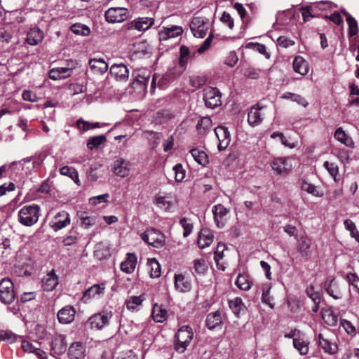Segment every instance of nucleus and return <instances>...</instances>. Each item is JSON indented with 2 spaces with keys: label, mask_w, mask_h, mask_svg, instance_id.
<instances>
[{
  "label": "nucleus",
  "mask_w": 359,
  "mask_h": 359,
  "mask_svg": "<svg viewBox=\"0 0 359 359\" xmlns=\"http://www.w3.org/2000/svg\"><path fill=\"white\" fill-rule=\"evenodd\" d=\"M40 215V207L36 204L26 205L18 212V220L24 226L36 224Z\"/></svg>",
  "instance_id": "nucleus-1"
},
{
  "label": "nucleus",
  "mask_w": 359,
  "mask_h": 359,
  "mask_svg": "<svg viewBox=\"0 0 359 359\" xmlns=\"http://www.w3.org/2000/svg\"><path fill=\"white\" fill-rule=\"evenodd\" d=\"M192 328L188 325L180 327L175 334L176 344L175 348L179 353H184L193 339Z\"/></svg>",
  "instance_id": "nucleus-2"
},
{
  "label": "nucleus",
  "mask_w": 359,
  "mask_h": 359,
  "mask_svg": "<svg viewBox=\"0 0 359 359\" xmlns=\"http://www.w3.org/2000/svg\"><path fill=\"white\" fill-rule=\"evenodd\" d=\"M141 238L149 245L156 248H162L165 243L164 235L160 231L155 229H147L141 235Z\"/></svg>",
  "instance_id": "nucleus-3"
},
{
  "label": "nucleus",
  "mask_w": 359,
  "mask_h": 359,
  "mask_svg": "<svg viewBox=\"0 0 359 359\" xmlns=\"http://www.w3.org/2000/svg\"><path fill=\"white\" fill-rule=\"evenodd\" d=\"M15 297L13 283L8 278L0 281V301L5 304H11Z\"/></svg>",
  "instance_id": "nucleus-4"
},
{
  "label": "nucleus",
  "mask_w": 359,
  "mask_h": 359,
  "mask_svg": "<svg viewBox=\"0 0 359 359\" xmlns=\"http://www.w3.org/2000/svg\"><path fill=\"white\" fill-rule=\"evenodd\" d=\"M203 100L205 106L210 109H215L222 104L221 93L217 88H205L203 90Z\"/></svg>",
  "instance_id": "nucleus-5"
},
{
  "label": "nucleus",
  "mask_w": 359,
  "mask_h": 359,
  "mask_svg": "<svg viewBox=\"0 0 359 359\" xmlns=\"http://www.w3.org/2000/svg\"><path fill=\"white\" fill-rule=\"evenodd\" d=\"M128 10L123 7H114L109 8L104 14L106 20L109 23H119L128 19Z\"/></svg>",
  "instance_id": "nucleus-6"
},
{
  "label": "nucleus",
  "mask_w": 359,
  "mask_h": 359,
  "mask_svg": "<svg viewBox=\"0 0 359 359\" xmlns=\"http://www.w3.org/2000/svg\"><path fill=\"white\" fill-rule=\"evenodd\" d=\"M190 29L194 36L203 38L209 29V21L202 17H194L190 23Z\"/></svg>",
  "instance_id": "nucleus-7"
},
{
  "label": "nucleus",
  "mask_w": 359,
  "mask_h": 359,
  "mask_svg": "<svg viewBox=\"0 0 359 359\" xmlns=\"http://www.w3.org/2000/svg\"><path fill=\"white\" fill-rule=\"evenodd\" d=\"M271 168L278 175H287L292 169V158H277L272 162Z\"/></svg>",
  "instance_id": "nucleus-8"
},
{
  "label": "nucleus",
  "mask_w": 359,
  "mask_h": 359,
  "mask_svg": "<svg viewBox=\"0 0 359 359\" xmlns=\"http://www.w3.org/2000/svg\"><path fill=\"white\" fill-rule=\"evenodd\" d=\"M154 23V19L151 18H138L125 25L128 30L136 29L137 31H146Z\"/></svg>",
  "instance_id": "nucleus-9"
},
{
  "label": "nucleus",
  "mask_w": 359,
  "mask_h": 359,
  "mask_svg": "<svg viewBox=\"0 0 359 359\" xmlns=\"http://www.w3.org/2000/svg\"><path fill=\"white\" fill-rule=\"evenodd\" d=\"M215 133L218 140V149L219 151L225 150L231 142V135L227 128L218 126L215 128Z\"/></svg>",
  "instance_id": "nucleus-10"
},
{
  "label": "nucleus",
  "mask_w": 359,
  "mask_h": 359,
  "mask_svg": "<svg viewBox=\"0 0 359 359\" xmlns=\"http://www.w3.org/2000/svg\"><path fill=\"white\" fill-rule=\"evenodd\" d=\"M70 224V217L67 212L61 211L56 214L50 222V227L55 231H59Z\"/></svg>",
  "instance_id": "nucleus-11"
},
{
  "label": "nucleus",
  "mask_w": 359,
  "mask_h": 359,
  "mask_svg": "<svg viewBox=\"0 0 359 359\" xmlns=\"http://www.w3.org/2000/svg\"><path fill=\"white\" fill-rule=\"evenodd\" d=\"M111 315L107 313H96L88 320L90 327L95 330H101L109 323V320Z\"/></svg>",
  "instance_id": "nucleus-12"
},
{
  "label": "nucleus",
  "mask_w": 359,
  "mask_h": 359,
  "mask_svg": "<svg viewBox=\"0 0 359 359\" xmlns=\"http://www.w3.org/2000/svg\"><path fill=\"white\" fill-rule=\"evenodd\" d=\"M214 216V222L217 226L222 229L226 224V216L229 213V210L222 204L215 205L212 208Z\"/></svg>",
  "instance_id": "nucleus-13"
},
{
  "label": "nucleus",
  "mask_w": 359,
  "mask_h": 359,
  "mask_svg": "<svg viewBox=\"0 0 359 359\" xmlns=\"http://www.w3.org/2000/svg\"><path fill=\"white\" fill-rule=\"evenodd\" d=\"M67 342L65 336L62 334H55L51 341V354L61 355L67 350Z\"/></svg>",
  "instance_id": "nucleus-14"
},
{
  "label": "nucleus",
  "mask_w": 359,
  "mask_h": 359,
  "mask_svg": "<svg viewBox=\"0 0 359 359\" xmlns=\"http://www.w3.org/2000/svg\"><path fill=\"white\" fill-rule=\"evenodd\" d=\"M111 74L119 81H126L129 77V70L124 64H114L110 67Z\"/></svg>",
  "instance_id": "nucleus-15"
},
{
  "label": "nucleus",
  "mask_w": 359,
  "mask_h": 359,
  "mask_svg": "<svg viewBox=\"0 0 359 359\" xmlns=\"http://www.w3.org/2000/svg\"><path fill=\"white\" fill-rule=\"evenodd\" d=\"M130 163L123 158L116 159L113 164L112 171L114 173L121 177H125L130 173Z\"/></svg>",
  "instance_id": "nucleus-16"
},
{
  "label": "nucleus",
  "mask_w": 359,
  "mask_h": 359,
  "mask_svg": "<svg viewBox=\"0 0 359 359\" xmlns=\"http://www.w3.org/2000/svg\"><path fill=\"white\" fill-rule=\"evenodd\" d=\"M75 315V309L72 306L67 305L57 312V319L60 323L69 324L74 320Z\"/></svg>",
  "instance_id": "nucleus-17"
},
{
  "label": "nucleus",
  "mask_w": 359,
  "mask_h": 359,
  "mask_svg": "<svg viewBox=\"0 0 359 359\" xmlns=\"http://www.w3.org/2000/svg\"><path fill=\"white\" fill-rule=\"evenodd\" d=\"M137 262V256L134 253L126 254V259L121 264V270L127 273H132L136 267Z\"/></svg>",
  "instance_id": "nucleus-18"
},
{
  "label": "nucleus",
  "mask_w": 359,
  "mask_h": 359,
  "mask_svg": "<svg viewBox=\"0 0 359 359\" xmlns=\"http://www.w3.org/2000/svg\"><path fill=\"white\" fill-rule=\"evenodd\" d=\"M325 287L327 294L334 299H339L342 297L343 285L334 279L331 280Z\"/></svg>",
  "instance_id": "nucleus-19"
},
{
  "label": "nucleus",
  "mask_w": 359,
  "mask_h": 359,
  "mask_svg": "<svg viewBox=\"0 0 359 359\" xmlns=\"http://www.w3.org/2000/svg\"><path fill=\"white\" fill-rule=\"evenodd\" d=\"M195 53L191 55L189 48L186 46H182L180 49L179 65L180 69L177 75H180L185 69L187 64L191 57H194Z\"/></svg>",
  "instance_id": "nucleus-20"
},
{
  "label": "nucleus",
  "mask_w": 359,
  "mask_h": 359,
  "mask_svg": "<svg viewBox=\"0 0 359 359\" xmlns=\"http://www.w3.org/2000/svg\"><path fill=\"white\" fill-rule=\"evenodd\" d=\"M175 287L180 292H189L191 288L189 280L182 273L175 275Z\"/></svg>",
  "instance_id": "nucleus-21"
},
{
  "label": "nucleus",
  "mask_w": 359,
  "mask_h": 359,
  "mask_svg": "<svg viewBox=\"0 0 359 359\" xmlns=\"http://www.w3.org/2000/svg\"><path fill=\"white\" fill-rule=\"evenodd\" d=\"M104 290L105 286L104 284L94 285L86 290L82 299L84 302H87L92 298L99 297L101 294H104Z\"/></svg>",
  "instance_id": "nucleus-22"
},
{
  "label": "nucleus",
  "mask_w": 359,
  "mask_h": 359,
  "mask_svg": "<svg viewBox=\"0 0 359 359\" xmlns=\"http://www.w3.org/2000/svg\"><path fill=\"white\" fill-rule=\"evenodd\" d=\"M58 284V277L55 271L49 272L42 280V287L46 291H52Z\"/></svg>",
  "instance_id": "nucleus-23"
},
{
  "label": "nucleus",
  "mask_w": 359,
  "mask_h": 359,
  "mask_svg": "<svg viewBox=\"0 0 359 359\" xmlns=\"http://www.w3.org/2000/svg\"><path fill=\"white\" fill-rule=\"evenodd\" d=\"M263 107H252L248 115V121L252 126H256L260 124L263 120V114L261 111Z\"/></svg>",
  "instance_id": "nucleus-24"
},
{
  "label": "nucleus",
  "mask_w": 359,
  "mask_h": 359,
  "mask_svg": "<svg viewBox=\"0 0 359 359\" xmlns=\"http://www.w3.org/2000/svg\"><path fill=\"white\" fill-rule=\"evenodd\" d=\"M334 137L336 140L348 147L353 149L355 147L352 137L347 135L341 127L336 129L334 133Z\"/></svg>",
  "instance_id": "nucleus-25"
},
{
  "label": "nucleus",
  "mask_w": 359,
  "mask_h": 359,
  "mask_svg": "<svg viewBox=\"0 0 359 359\" xmlns=\"http://www.w3.org/2000/svg\"><path fill=\"white\" fill-rule=\"evenodd\" d=\"M43 32L38 27L32 28L27 34V42L31 46H36L43 39Z\"/></svg>",
  "instance_id": "nucleus-26"
},
{
  "label": "nucleus",
  "mask_w": 359,
  "mask_h": 359,
  "mask_svg": "<svg viewBox=\"0 0 359 359\" xmlns=\"http://www.w3.org/2000/svg\"><path fill=\"white\" fill-rule=\"evenodd\" d=\"M88 65H89L90 69L95 74H104L108 69V65L104 61V60L102 59V58L90 59L88 62Z\"/></svg>",
  "instance_id": "nucleus-27"
},
{
  "label": "nucleus",
  "mask_w": 359,
  "mask_h": 359,
  "mask_svg": "<svg viewBox=\"0 0 359 359\" xmlns=\"http://www.w3.org/2000/svg\"><path fill=\"white\" fill-rule=\"evenodd\" d=\"M85 347L79 342L71 344L69 348L68 355L70 359H84Z\"/></svg>",
  "instance_id": "nucleus-28"
},
{
  "label": "nucleus",
  "mask_w": 359,
  "mask_h": 359,
  "mask_svg": "<svg viewBox=\"0 0 359 359\" xmlns=\"http://www.w3.org/2000/svg\"><path fill=\"white\" fill-rule=\"evenodd\" d=\"M94 255L100 260L109 257L111 255L109 244L105 242L97 243L95 245Z\"/></svg>",
  "instance_id": "nucleus-29"
},
{
  "label": "nucleus",
  "mask_w": 359,
  "mask_h": 359,
  "mask_svg": "<svg viewBox=\"0 0 359 359\" xmlns=\"http://www.w3.org/2000/svg\"><path fill=\"white\" fill-rule=\"evenodd\" d=\"M213 235L208 229H201L198 237V245L200 248L210 245L213 241Z\"/></svg>",
  "instance_id": "nucleus-30"
},
{
  "label": "nucleus",
  "mask_w": 359,
  "mask_h": 359,
  "mask_svg": "<svg viewBox=\"0 0 359 359\" xmlns=\"http://www.w3.org/2000/svg\"><path fill=\"white\" fill-rule=\"evenodd\" d=\"M293 69L295 72L304 76L309 72V66L302 56H297L293 61Z\"/></svg>",
  "instance_id": "nucleus-31"
},
{
  "label": "nucleus",
  "mask_w": 359,
  "mask_h": 359,
  "mask_svg": "<svg viewBox=\"0 0 359 359\" xmlns=\"http://www.w3.org/2000/svg\"><path fill=\"white\" fill-rule=\"evenodd\" d=\"M319 346L325 351V353L329 354H334L337 351V345L325 339L322 334H318Z\"/></svg>",
  "instance_id": "nucleus-32"
},
{
  "label": "nucleus",
  "mask_w": 359,
  "mask_h": 359,
  "mask_svg": "<svg viewBox=\"0 0 359 359\" xmlns=\"http://www.w3.org/2000/svg\"><path fill=\"white\" fill-rule=\"evenodd\" d=\"M183 32L181 27L172 26L170 28H165L159 33L161 40H166L169 38H175L180 35Z\"/></svg>",
  "instance_id": "nucleus-33"
},
{
  "label": "nucleus",
  "mask_w": 359,
  "mask_h": 359,
  "mask_svg": "<svg viewBox=\"0 0 359 359\" xmlns=\"http://www.w3.org/2000/svg\"><path fill=\"white\" fill-rule=\"evenodd\" d=\"M297 240V250L302 255H307L311 245V240L307 236H301Z\"/></svg>",
  "instance_id": "nucleus-34"
},
{
  "label": "nucleus",
  "mask_w": 359,
  "mask_h": 359,
  "mask_svg": "<svg viewBox=\"0 0 359 359\" xmlns=\"http://www.w3.org/2000/svg\"><path fill=\"white\" fill-rule=\"evenodd\" d=\"M222 322L221 313L219 311L210 313L207 316L206 325L210 330L215 329L217 326H219Z\"/></svg>",
  "instance_id": "nucleus-35"
},
{
  "label": "nucleus",
  "mask_w": 359,
  "mask_h": 359,
  "mask_svg": "<svg viewBox=\"0 0 359 359\" xmlns=\"http://www.w3.org/2000/svg\"><path fill=\"white\" fill-rule=\"evenodd\" d=\"M321 316L323 321L329 326H335L337 323V316L330 309H323Z\"/></svg>",
  "instance_id": "nucleus-36"
},
{
  "label": "nucleus",
  "mask_w": 359,
  "mask_h": 359,
  "mask_svg": "<svg viewBox=\"0 0 359 359\" xmlns=\"http://www.w3.org/2000/svg\"><path fill=\"white\" fill-rule=\"evenodd\" d=\"M190 153L194 159L201 165L205 166L209 163V158L207 154L198 149H193Z\"/></svg>",
  "instance_id": "nucleus-37"
},
{
  "label": "nucleus",
  "mask_w": 359,
  "mask_h": 359,
  "mask_svg": "<svg viewBox=\"0 0 359 359\" xmlns=\"http://www.w3.org/2000/svg\"><path fill=\"white\" fill-rule=\"evenodd\" d=\"M235 284L241 290L247 291L249 290L252 285V282L250 280L248 275L239 274L237 276Z\"/></svg>",
  "instance_id": "nucleus-38"
},
{
  "label": "nucleus",
  "mask_w": 359,
  "mask_h": 359,
  "mask_svg": "<svg viewBox=\"0 0 359 359\" xmlns=\"http://www.w3.org/2000/svg\"><path fill=\"white\" fill-rule=\"evenodd\" d=\"M60 173L62 175L68 176L71 178L76 184L79 185V178L78 172L73 167L63 166L60 169Z\"/></svg>",
  "instance_id": "nucleus-39"
},
{
  "label": "nucleus",
  "mask_w": 359,
  "mask_h": 359,
  "mask_svg": "<svg viewBox=\"0 0 359 359\" xmlns=\"http://www.w3.org/2000/svg\"><path fill=\"white\" fill-rule=\"evenodd\" d=\"M142 302V296H131L126 300L125 304L128 310L135 311L141 306Z\"/></svg>",
  "instance_id": "nucleus-40"
},
{
  "label": "nucleus",
  "mask_w": 359,
  "mask_h": 359,
  "mask_svg": "<svg viewBox=\"0 0 359 359\" xmlns=\"http://www.w3.org/2000/svg\"><path fill=\"white\" fill-rule=\"evenodd\" d=\"M147 265L150 269V276L151 278H158L161 276V266L155 258L148 259Z\"/></svg>",
  "instance_id": "nucleus-41"
},
{
  "label": "nucleus",
  "mask_w": 359,
  "mask_h": 359,
  "mask_svg": "<svg viewBox=\"0 0 359 359\" xmlns=\"http://www.w3.org/2000/svg\"><path fill=\"white\" fill-rule=\"evenodd\" d=\"M152 316L154 321L157 323H162L166 318L167 311L164 309H162L161 306L156 304L153 308Z\"/></svg>",
  "instance_id": "nucleus-42"
},
{
  "label": "nucleus",
  "mask_w": 359,
  "mask_h": 359,
  "mask_svg": "<svg viewBox=\"0 0 359 359\" xmlns=\"http://www.w3.org/2000/svg\"><path fill=\"white\" fill-rule=\"evenodd\" d=\"M280 97L282 99L291 100L304 107H306L308 105V102L303 97L290 92L283 93Z\"/></svg>",
  "instance_id": "nucleus-43"
},
{
  "label": "nucleus",
  "mask_w": 359,
  "mask_h": 359,
  "mask_svg": "<svg viewBox=\"0 0 359 359\" xmlns=\"http://www.w3.org/2000/svg\"><path fill=\"white\" fill-rule=\"evenodd\" d=\"M229 307L232 311L238 316L239 313L245 309V305L240 297H236L229 302Z\"/></svg>",
  "instance_id": "nucleus-44"
},
{
  "label": "nucleus",
  "mask_w": 359,
  "mask_h": 359,
  "mask_svg": "<svg viewBox=\"0 0 359 359\" xmlns=\"http://www.w3.org/2000/svg\"><path fill=\"white\" fill-rule=\"evenodd\" d=\"M346 16V21L348 25V35L353 36L358 31V23L355 19L352 17L348 13L345 12Z\"/></svg>",
  "instance_id": "nucleus-45"
},
{
  "label": "nucleus",
  "mask_w": 359,
  "mask_h": 359,
  "mask_svg": "<svg viewBox=\"0 0 359 359\" xmlns=\"http://www.w3.org/2000/svg\"><path fill=\"white\" fill-rule=\"evenodd\" d=\"M293 346L301 355H306L309 352V342L302 339H294Z\"/></svg>",
  "instance_id": "nucleus-46"
},
{
  "label": "nucleus",
  "mask_w": 359,
  "mask_h": 359,
  "mask_svg": "<svg viewBox=\"0 0 359 359\" xmlns=\"http://www.w3.org/2000/svg\"><path fill=\"white\" fill-rule=\"evenodd\" d=\"M212 127V120L208 116L201 118L196 126L197 130L200 133H205Z\"/></svg>",
  "instance_id": "nucleus-47"
},
{
  "label": "nucleus",
  "mask_w": 359,
  "mask_h": 359,
  "mask_svg": "<svg viewBox=\"0 0 359 359\" xmlns=\"http://www.w3.org/2000/svg\"><path fill=\"white\" fill-rule=\"evenodd\" d=\"M106 141V137L103 135L94 136L88 140L87 147L89 149H94L98 147Z\"/></svg>",
  "instance_id": "nucleus-48"
},
{
  "label": "nucleus",
  "mask_w": 359,
  "mask_h": 359,
  "mask_svg": "<svg viewBox=\"0 0 359 359\" xmlns=\"http://www.w3.org/2000/svg\"><path fill=\"white\" fill-rule=\"evenodd\" d=\"M70 29L76 35L88 36L90 33V30L88 27L79 23L72 25Z\"/></svg>",
  "instance_id": "nucleus-49"
},
{
  "label": "nucleus",
  "mask_w": 359,
  "mask_h": 359,
  "mask_svg": "<svg viewBox=\"0 0 359 359\" xmlns=\"http://www.w3.org/2000/svg\"><path fill=\"white\" fill-rule=\"evenodd\" d=\"M324 168L327 170L329 174L333 177L335 182H337L339 179V168L338 165L334 163H330L329 161H325L323 164Z\"/></svg>",
  "instance_id": "nucleus-50"
},
{
  "label": "nucleus",
  "mask_w": 359,
  "mask_h": 359,
  "mask_svg": "<svg viewBox=\"0 0 359 359\" xmlns=\"http://www.w3.org/2000/svg\"><path fill=\"white\" fill-rule=\"evenodd\" d=\"M194 269L196 273L203 275L208 270V265L204 259L201 258L194 262Z\"/></svg>",
  "instance_id": "nucleus-51"
},
{
  "label": "nucleus",
  "mask_w": 359,
  "mask_h": 359,
  "mask_svg": "<svg viewBox=\"0 0 359 359\" xmlns=\"http://www.w3.org/2000/svg\"><path fill=\"white\" fill-rule=\"evenodd\" d=\"M301 188L303 191L307 192L309 194H311L313 196L322 197L323 195L318 191L317 187L315 185L307 182H303Z\"/></svg>",
  "instance_id": "nucleus-52"
},
{
  "label": "nucleus",
  "mask_w": 359,
  "mask_h": 359,
  "mask_svg": "<svg viewBox=\"0 0 359 359\" xmlns=\"http://www.w3.org/2000/svg\"><path fill=\"white\" fill-rule=\"evenodd\" d=\"M225 250V245L222 243H218L216 250L215 251L214 259L217 263L218 269L224 270V267L222 265L219 264V261L223 258V253Z\"/></svg>",
  "instance_id": "nucleus-53"
},
{
  "label": "nucleus",
  "mask_w": 359,
  "mask_h": 359,
  "mask_svg": "<svg viewBox=\"0 0 359 359\" xmlns=\"http://www.w3.org/2000/svg\"><path fill=\"white\" fill-rule=\"evenodd\" d=\"M155 204L157 207L164 210H169L172 206V202L168 201L166 197L161 196H156L155 197Z\"/></svg>",
  "instance_id": "nucleus-54"
},
{
  "label": "nucleus",
  "mask_w": 359,
  "mask_h": 359,
  "mask_svg": "<svg viewBox=\"0 0 359 359\" xmlns=\"http://www.w3.org/2000/svg\"><path fill=\"white\" fill-rule=\"evenodd\" d=\"M246 48H252L254 50L264 55L267 59L270 57V55L266 51V46L263 44L259 43H248L246 45Z\"/></svg>",
  "instance_id": "nucleus-55"
},
{
  "label": "nucleus",
  "mask_w": 359,
  "mask_h": 359,
  "mask_svg": "<svg viewBox=\"0 0 359 359\" xmlns=\"http://www.w3.org/2000/svg\"><path fill=\"white\" fill-rule=\"evenodd\" d=\"M150 72L146 70L142 71L140 74H138L134 80V84H142L146 86L149 82L150 78Z\"/></svg>",
  "instance_id": "nucleus-56"
},
{
  "label": "nucleus",
  "mask_w": 359,
  "mask_h": 359,
  "mask_svg": "<svg viewBox=\"0 0 359 359\" xmlns=\"http://www.w3.org/2000/svg\"><path fill=\"white\" fill-rule=\"evenodd\" d=\"M81 220V226L86 229L95 225L96 223V218L95 217L88 216L86 212H83L80 215Z\"/></svg>",
  "instance_id": "nucleus-57"
},
{
  "label": "nucleus",
  "mask_w": 359,
  "mask_h": 359,
  "mask_svg": "<svg viewBox=\"0 0 359 359\" xmlns=\"http://www.w3.org/2000/svg\"><path fill=\"white\" fill-rule=\"evenodd\" d=\"M270 289L271 287L269 285H266L263 288L262 300L264 303L268 304L270 306V308L273 309V297L270 296Z\"/></svg>",
  "instance_id": "nucleus-58"
},
{
  "label": "nucleus",
  "mask_w": 359,
  "mask_h": 359,
  "mask_svg": "<svg viewBox=\"0 0 359 359\" xmlns=\"http://www.w3.org/2000/svg\"><path fill=\"white\" fill-rule=\"evenodd\" d=\"M206 83V78L203 76H193L190 78L191 85L196 88H199Z\"/></svg>",
  "instance_id": "nucleus-59"
},
{
  "label": "nucleus",
  "mask_w": 359,
  "mask_h": 359,
  "mask_svg": "<svg viewBox=\"0 0 359 359\" xmlns=\"http://www.w3.org/2000/svg\"><path fill=\"white\" fill-rule=\"evenodd\" d=\"M341 325L343 327L346 332L350 335L356 334V329L355 326L348 320L343 319L341 320Z\"/></svg>",
  "instance_id": "nucleus-60"
},
{
  "label": "nucleus",
  "mask_w": 359,
  "mask_h": 359,
  "mask_svg": "<svg viewBox=\"0 0 359 359\" xmlns=\"http://www.w3.org/2000/svg\"><path fill=\"white\" fill-rule=\"evenodd\" d=\"M346 279L350 284L359 294V278L355 273H350L347 274Z\"/></svg>",
  "instance_id": "nucleus-61"
},
{
  "label": "nucleus",
  "mask_w": 359,
  "mask_h": 359,
  "mask_svg": "<svg viewBox=\"0 0 359 359\" xmlns=\"http://www.w3.org/2000/svg\"><path fill=\"white\" fill-rule=\"evenodd\" d=\"M173 171L175 172V180L178 182H182L185 177V171L181 164H177L173 167Z\"/></svg>",
  "instance_id": "nucleus-62"
},
{
  "label": "nucleus",
  "mask_w": 359,
  "mask_h": 359,
  "mask_svg": "<svg viewBox=\"0 0 359 359\" xmlns=\"http://www.w3.org/2000/svg\"><path fill=\"white\" fill-rule=\"evenodd\" d=\"M306 294L312 299L313 303H320V295L318 292L315 291L313 286L310 285L306 289Z\"/></svg>",
  "instance_id": "nucleus-63"
},
{
  "label": "nucleus",
  "mask_w": 359,
  "mask_h": 359,
  "mask_svg": "<svg viewBox=\"0 0 359 359\" xmlns=\"http://www.w3.org/2000/svg\"><path fill=\"white\" fill-rule=\"evenodd\" d=\"M180 224L184 229L183 236L187 237L192 231L193 225L188 222V219L187 218H182L180 219Z\"/></svg>",
  "instance_id": "nucleus-64"
}]
</instances>
